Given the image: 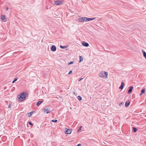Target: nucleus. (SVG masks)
Listing matches in <instances>:
<instances>
[{
	"mask_svg": "<svg viewBox=\"0 0 146 146\" xmlns=\"http://www.w3.org/2000/svg\"><path fill=\"white\" fill-rule=\"evenodd\" d=\"M28 123L29 124L31 125H33V123H32L31 122V121H29L28 122Z\"/></svg>",
	"mask_w": 146,
	"mask_h": 146,
	"instance_id": "b1692460",
	"label": "nucleus"
},
{
	"mask_svg": "<svg viewBox=\"0 0 146 146\" xmlns=\"http://www.w3.org/2000/svg\"><path fill=\"white\" fill-rule=\"evenodd\" d=\"M63 2V1H57L54 2V3L57 5H60L62 4Z\"/></svg>",
	"mask_w": 146,
	"mask_h": 146,
	"instance_id": "7ed1b4c3",
	"label": "nucleus"
},
{
	"mask_svg": "<svg viewBox=\"0 0 146 146\" xmlns=\"http://www.w3.org/2000/svg\"><path fill=\"white\" fill-rule=\"evenodd\" d=\"M124 85V83L123 82H122L121 83V85L119 88L121 89H122L123 88Z\"/></svg>",
	"mask_w": 146,
	"mask_h": 146,
	"instance_id": "f8f14e48",
	"label": "nucleus"
},
{
	"mask_svg": "<svg viewBox=\"0 0 146 146\" xmlns=\"http://www.w3.org/2000/svg\"><path fill=\"white\" fill-rule=\"evenodd\" d=\"M83 78H81V79H79V81H80L81 80H82V79H83Z\"/></svg>",
	"mask_w": 146,
	"mask_h": 146,
	"instance_id": "72a5a7b5",
	"label": "nucleus"
},
{
	"mask_svg": "<svg viewBox=\"0 0 146 146\" xmlns=\"http://www.w3.org/2000/svg\"><path fill=\"white\" fill-rule=\"evenodd\" d=\"M67 47V46H62L61 45L60 46V47L61 48L65 49Z\"/></svg>",
	"mask_w": 146,
	"mask_h": 146,
	"instance_id": "a211bd4d",
	"label": "nucleus"
},
{
	"mask_svg": "<svg viewBox=\"0 0 146 146\" xmlns=\"http://www.w3.org/2000/svg\"><path fill=\"white\" fill-rule=\"evenodd\" d=\"M66 130L65 131V133L67 134H70L72 132V130L71 129H68L66 128Z\"/></svg>",
	"mask_w": 146,
	"mask_h": 146,
	"instance_id": "39448f33",
	"label": "nucleus"
},
{
	"mask_svg": "<svg viewBox=\"0 0 146 146\" xmlns=\"http://www.w3.org/2000/svg\"><path fill=\"white\" fill-rule=\"evenodd\" d=\"M82 45L84 46L85 47H88L89 44L88 43L86 42H85L83 41L82 42Z\"/></svg>",
	"mask_w": 146,
	"mask_h": 146,
	"instance_id": "6e6552de",
	"label": "nucleus"
},
{
	"mask_svg": "<svg viewBox=\"0 0 146 146\" xmlns=\"http://www.w3.org/2000/svg\"><path fill=\"white\" fill-rule=\"evenodd\" d=\"M130 102L129 100L127 101L125 103V106L126 107H128L129 105Z\"/></svg>",
	"mask_w": 146,
	"mask_h": 146,
	"instance_id": "9b49d317",
	"label": "nucleus"
},
{
	"mask_svg": "<svg viewBox=\"0 0 146 146\" xmlns=\"http://www.w3.org/2000/svg\"><path fill=\"white\" fill-rule=\"evenodd\" d=\"M94 19H77L76 21L78 22H82L84 21L87 22L92 20Z\"/></svg>",
	"mask_w": 146,
	"mask_h": 146,
	"instance_id": "f03ea898",
	"label": "nucleus"
},
{
	"mask_svg": "<svg viewBox=\"0 0 146 146\" xmlns=\"http://www.w3.org/2000/svg\"><path fill=\"white\" fill-rule=\"evenodd\" d=\"M132 128H133V131L134 132H135L137 131V128L135 127H133Z\"/></svg>",
	"mask_w": 146,
	"mask_h": 146,
	"instance_id": "f3484780",
	"label": "nucleus"
},
{
	"mask_svg": "<svg viewBox=\"0 0 146 146\" xmlns=\"http://www.w3.org/2000/svg\"><path fill=\"white\" fill-rule=\"evenodd\" d=\"M8 9H9V8H8V7H7V8H6V10H8Z\"/></svg>",
	"mask_w": 146,
	"mask_h": 146,
	"instance_id": "f704fd0d",
	"label": "nucleus"
},
{
	"mask_svg": "<svg viewBox=\"0 0 146 146\" xmlns=\"http://www.w3.org/2000/svg\"><path fill=\"white\" fill-rule=\"evenodd\" d=\"M145 88L142 89L141 91V92L140 94V96H141L145 92Z\"/></svg>",
	"mask_w": 146,
	"mask_h": 146,
	"instance_id": "ddd939ff",
	"label": "nucleus"
},
{
	"mask_svg": "<svg viewBox=\"0 0 146 146\" xmlns=\"http://www.w3.org/2000/svg\"><path fill=\"white\" fill-rule=\"evenodd\" d=\"M11 107V104H10L8 106V107L9 108H10Z\"/></svg>",
	"mask_w": 146,
	"mask_h": 146,
	"instance_id": "cd10ccee",
	"label": "nucleus"
},
{
	"mask_svg": "<svg viewBox=\"0 0 146 146\" xmlns=\"http://www.w3.org/2000/svg\"><path fill=\"white\" fill-rule=\"evenodd\" d=\"M51 50L52 51L54 52L56 50V48L55 46L52 45L51 48Z\"/></svg>",
	"mask_w": 146,
	"mask_h": 146,
	"instance_id": "0eeeda50",
	"label": "nucleus"
},
{
	"mask_svg": "<svg viewBox=\"0 0 146 146\" xmlns=\"http://www.w3.org/2000/svg\"><path fill=\"white\" fill-rule=\"evenodd\" d=\"M43 111L45 113H49L50 112V110L48 108L43 109Z\"/></svg>",
	"mask_w": 146,
	"mask_h": 146,
	"instance_id": "423d86ee",
	"label": "nucleus"
},
{
	"mask_svg": "<svg viewBox=\"0 0 146 146\" xmlns=\"http://www.w3.org/2000/svg\"><path fill=\"white\" fill-rule=\"evenodd\" d=\"M73 63V62H70L69 63H68V64L69 65V64H72Z\"/></svg>",
	"mask_w": 146,
	"mask_h": 146,
	"instance_id": "bb28decb",
	"label": "nucleus"
},
{
	"mask_svg": "<svg viewBox=\"0 0 146 146\" xmlns=\"http://www.w3.org/2000/svg\"><path fill=\"white\" fill-rule=\"evenodd\" d=\"M17 79H18V78H15L14 80L13 81L12 83H14L15 82V81H17Z\"/></svg>",
	"mask_w": 146,
	"mask_h": 146,
	"instance_id": "412c9836",
	"label": "nucleus"
},
{
	"mask_svg": "<svg viewBox=\"0 0 146 146\" xmlns=\"http://www.w3.org/2000/svg\"><path fill=\"white\" fill-rule=\"evenodd\" d=\"M79 101H81L82 100V98L80 96H78L77 97Z\"/></svg>",
	"mask_w": 146,
	"mask_h": 146,
	"instance_id": "aec40b11",
	"label": "nucleus"
},
{
	"mask_svg": "<svg viewBox=\"0 0 146 146\" xmlns=\"http://www.w3.org/2000/svg\"><path fill=\"white\" fill-rule=\"evenodd\" d=\"M73 94H74L76 96V93H75V92H73Z\"/></svg>",
	"mask_w": 146,
	"mask_h": 146,
	"instance_id": "473e14b6",
	"label": "nucleus"
},
{
	"mask_svg": "<svg viewBox=\"0 0 146 146\" xmlns=\"http://www.w3.org/2000/svg\"><path fill=\"white\" fill-rule=\"evenodd\" d=\"M34 112L33 111H31L30 112H29L28 113V116L30 117V116Z\"/></svg>",
	"mask_w": 146,
	"mask_h": 146,
	"instance_id": "6ab92c4d",
	"label": "nucleus"
},
{
	"mask_svg": "<svg viewBox=\"0 0 146 146\" xmlns=\"http://www.w3.org/2000/svg\"><path fill=\"white\" fill-rule=\"evenodd\" d=\"M18 98L19 99V101H23L25 98H23V96L22 95L21 93L18 96Z\"/></svg>",
	"mask_w": 146,
	"mask_h": 146,
	"instance_id": "20e7f679",
	"label": "nucleus"
},
{
	"mask_svg": "<svg viewBox=\"0 0 146 146\" xmlns=\"http://www.w3.org/2000/svg\"><path fill=\"white\" fill-rule=\"evenodd\" d=\"M80 58V61L79 62H81L83 60V57L81 56H79Z\"/></svg>",
	"mask_w": 146,
	"mask_h": 146,
	"instance_id": "dca6fc26",
	"label": "nucleus"
},
{
	"mask_svg": "<svg viewBox=\"0 0 146 146\" xmlns=\"http://www.w3.org/2000/svg\"><path fill=\"white\" fill-rule=\"evenodd\" d=\"M108 72L104 71H101L99 74L100 77H102L104 78H108Z\"/></svg>",
	"mask_w": 146,
	"mask_h": 146,
	"instance_id": "f257e3e1",
	"label": "nucleus"
},
{
	"mask_svg": "<svg viewBox=\"0 0 146 146\" xmlns=\"http://www.w3.org/2000/svg\"><path fill=\"white\" fill-rule=\"evenodd\" d=\"M84 18V19H85V18H88V17H82L81 18Z\"/></svg>",
	"mask_w": 146,
	"mask_h": 146,
	"instance_id": "2f4dec72",
	"label": "nucleus"
},
{
	"mask_svg": "<svg viewBox=\"0 0 146 146\" xmlns=\"http://www.w3.org/2000/svg\"><path fill=\"white\" fill-rule=\"evenodd\" d=\"M72 70L70 71L68 73V74H71L72 73Z\"/></svg>",
	"mask_w": 146,
	"mask_h": 146,
	"instance_id": "c756f323",
	"label": "nucleus"
},
{
	"mask_svg": "<svg viewBox=\"0 0 146 146\" xmlns=\"http://www.w3.org/2000/svg\"><path fill=\"white\" fill-rule=\"evenodd\" d=\"M68 50V49H66V50Z\"/></svg>",
	"mask_w": 146,
	"mask_h": 146,
	"instance_id": "c9c22d12",
	"label": "nucleus"
},
{
	"mask_svg": "<svg viewBox=\"0 0 146 146\" xmlns=\"http://www.w3.org/2000/svg\"><path fill=\"white\" fill-rule=\"evenodd\" d=\"M142 51L143 53V56L145 58V59H146V52L145 51H144L143 50H142Z\"/></svg>",
	"mask_w": 146,
	"mask_h": 146,
	"instance_id": "4468645a",
	"label": "nucleus"
},
{
	"mask_svg": "<svg viewBox=\"0 0 146 146\" xmlns=\"http://www.w3.org/2000/svg\"><path fill=\"white\" fill-rule=\"evenodd\" d=\"M21 94L23 96V98H25L28 95V93H25L24 92L22 93Z\"/></svg>",
	"mask_w": 146,
	"mask_h": 146,
	"instance_id": "1a4fd4ad",
	"label": "nucleus"
},
{
	"mask_svg": "<svg viewBox=\"0 0 146 146\" xmlns=\"http://www.w3.org/2000/svg\"><path fill=\"white\" fill-rule=\"evenodd\" d=\"M2 17L1 18H5V17L4 15H2Z\"/></svg>",
	"mask_w": 146,
	"mask_h": 146,
	"instance_id": "c85d7f7f",
	"label": "nucleus"
},
{
	"mask_svg": "<svg viewBox=\"0 0 146 146\" xmlns=\"http://www.w3.org/2000/svg\"><path fill=\"white\" fill-rule=\"evenodd\" d=\"M81 144L80 143H79L78 145L77 146H81Z\"/></svg>",
	"mask_w": 146,
	"mask_h": 146,
	"instance_id": "7c9ffc66",
	"label": "nucleus"
},
{
	"mask_svg": "<svg viewBox=\"0 0 146 146\" xmlns=\"http://www.w3.org/2000/svg\"><path fill=\"white\" fill-rule=\"evenodd\" d=\"M123 104V102H121L119 104V105L120 106H121V105H122Z\"/></svg>",
	"mask_w": 146,
	"mask_h": 146,
	"instance_id": "a878e982",
	"label": "nucleus"
},
{
	"mask_svg": "<svg viewBox=\"0 0 146 146\" xmlns=\"http://www.w3.org/2000/svg\"><path fill=\"white\" fill-rule=\"evenodd\" d=\"M82 127V126H81L78 129V132L79 131H80L81 130V129Z\"/></svg>",
	"mask_w": 146,
	"mask_h": 146,
	"instance_id": "5701e85b",
	"label": "nucleus"
},
{
	"mask_svg": "<svg viewBox=\"0 0 146 146\" xmlns=\"http://www.w3.org/2000/svg\"><path fill=\"white\" fill-rule=\"evenodd\" d=\"M43 102V101H39L36 103V105L37 106H39Z\"/></svg>",
	"mask_w": 146,
	"mask_h": 146,
	"instance_id": "2eb2a0df",
	"label": "nucleus"
},
{
	"mask_svg": "<svg viewBox=\"0 0 146 146\" xmlns=\"http://www.w3.org/2000/svg\"><path fill=\"white\" fill-rule=\"evenodd\" d=\"M133 88V86H131L130 87L128 91V94L131 93L132 92Z\"/></svg>",
	"mask_w": 146,
	"mask_h": 146,
	"instance_id": "9d476101",
	"label": "nucleus"
},
{
	"mask_svg": "<svg viewBox=\"0 0 146 146\" xmlns=\"http://www.w3.org/2000/svg\"><path fill=\"white\" fill-rule=\"evenodd\" d=\"M4 22H6L7 21V19H1Z\"/></svg>",
	"mask_w": 146,
	"mask_h": 146,
	"instance_id": "393cba45",
	"label": "nucleus"
},
{
	"mask_svg": "<svg viewBox=\"0 0 146 146\" xmlns=\"http://www.w3.org/2000/svg\"><path fill=\"white\" fill-rule=\"evenodd\" d=\"M51 121L52 122H53L56 123L58 121L57 120L53 119V120H52Z\"/></svg>",
	"mask_w": 146,
	"mask_h": 146,
	"instance_id": "4be33fe9",
	"label": "nucleus"
}]
</instances>
